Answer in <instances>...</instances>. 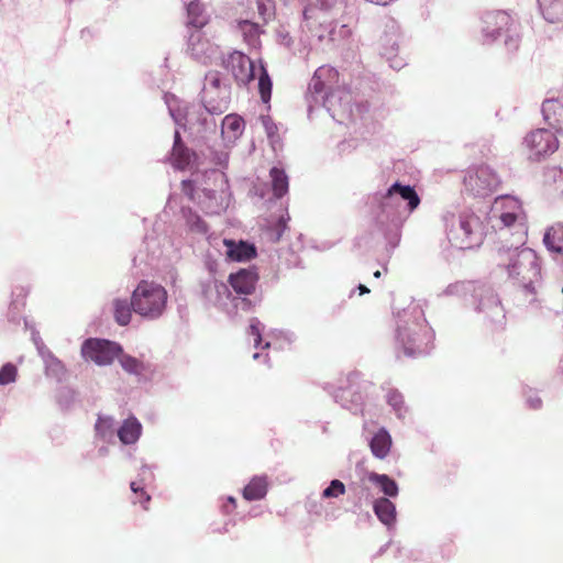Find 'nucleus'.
<instances>
[{
	"label": "nucleus",
	"mask_w": 563,
	"mask_h": 563,
	"mask_svg": "<svg viewBox=\"0 0 563 563\" xmlns=\"http://www.w3.org/2000/svg\"><path fill=\"white\" fill-rule=\"evenodd\" d=\"M494 260L514 287L532 305L538 301L542 286L541 264L537 253L525 244H501L496 247Z\"/></svg>",
	"instance_id": "1"
},
{
	"label": "nucleus",
	"mask_w": 563,
	"mask_h": 563,
	"mask_svg": "<svg viewBox=\"0 0 563 563\" xmlns=\"http://www.w3.org/2000/svg\"><path fill=\"white\" fill-rule=\"evenodd\" d=\"M490 227L503 234L509 231L518 244H526L528 225L522 202L515 196L503 195L495 198L487 214Z\"/></svg>",
	"instance_id": "2"
},
{
	"label": "nucleus",
	"mask_w": 563,
	"mask_h": 563,
	"mask_svg": "<svg viewBox=\"0 0 563 563\" xmlns=\"http://www.w3.org/2000/svg\"><path fill=\"white\" fill-rule=\"evenodd\" d=\"M462 290L464 305L474 306L476 310L485 313L493 330L504 329L506 313L498 296L490 287L467 282L463 283Z\"/></svg>",
	"instance_id": "3"
},
{
	"label": "nucleus",
	"mask_w": 563,
	"mask_h": 563,
	"mask_svg": "<svg viewBox=\"0 0 563 563\" xmlns=\"http://www.w3.org/2000/svg\"><path fill=\"white\" fill-rule=\"evenodd\" d=\"M482 38L485 44L494 43L499 36L505 35V46L509 52L518 49L520 34L517 23L506 11H488L482 16Z\"/></svg>",
	"instance_id": "4"
},
{
	"label": "nucleus",
	"mask_w": 563,
	"mask_h": 563,
	"mask_svg": "<svg viewBox=\"0 0 563 563\" xmlns=\"http://www.w3.org/2000/svg\"><path fill=\"white\" fill-rule=\"evenodd\" d=\"M167 291L154 282L141 280L131 296L133 311L141 317L156 319L166 308Z\"/></svg>",
	"instance_id": "5"
},
{
	"label": "nucleus",
	"mask_w": 563,
	"mask_h": 563,
	"mask_svg": "<svg viewBox=\"0 0 563 563\" xmlns=\"http://www.w3.org/2000/svg\"><path fill=\"white\" fill-rule=\"evenodd\" d=\"M465 190L474 197H487L500 185L498 175L487 165L472 166L463 177Z\"/></svg>",
	"instance_id": "6"
},
{
	"label": "nucleus",
	"mask_w": 563,
	"mask_h": 563,
	"mask_svg": "<svg viewBox=\"0 0 563 563\" xmlns=\"http://www.w3.org/2000/svg\"><path fill=\"white\" fill-rule=\"evenodd\" d=\"M121 353L120 344L104 339L90 338L81 345V355L85 361L93 362L99 366L110 365Z\"/></svg>",
	"instance_id": "7"
},
{
	"label": "nucleus",
	"mask_w": 563,
	"mask_h": 563,
	"mask_svg": "<svg viewBox=\"0 0 563 563\" xmlns=\"http://www.w3.org/2000/svg\"><path fill=\"white\" fill-rule=\"evenodd\" d=\"M523 146L529 159L540 161L559 148V141L551 130L537 129L526 135Z\"/></svg>",
	"instance_id": "8"
},
{
	"label": "nucleus",
	"mask_w": 563,
	"mask_h": 563,
	"mask_svg": "<svg viewBox=\"0 0 563 563\" xmlns=\"http://www.w3.org/2000/svg\"><path fill=\"white\" fill-rule=\"evenodd\" d=\"M484 241V227L482 217L465 211L460 219V250H472L482 245Z\"/></svg>",
	"instance_id": "9"
},
{
	"label": "nucleus",
	"mask_w": 563,
	"mask_h": 563,
	"mask_svg": "<svg viewBox=\"0 0 563 563\" xmlns=\"http://www.w3.org/2000/svg\"><path fill=\"white\" fill-rule=\"evenodd\" d=\"M228 67L239 84H247L254 78V65L246 55L234 52L228 58Z\"/></svg>",
	"instance_id": "10"
},
{
	"label": "nucleus",
	"mask_w": 563,
	"mask_h": 563,
	"mask_svg": "<svg viewBox=\"0 0 563 563\" xmlns=\"http://www.w3.org/2000/svg\"><path fill=\"white\" fill-rule=\"evenodd\" d=\"M258 275L254 269H240L229 276V283L235 292L251 295L255 290Z\"/></svg>",
	"instance_id": "11"
},
{
	"label": "nucleus",
	"mask_w": 563,
	"mask_h": 563,
	"mask_svg": "<svg viewBox=\"0 0 563 563\" xmlns=\"http://www.w3.org/2000/svg\"><path fill=\"white\" fill-rule=\"evenodd\" d=\"M542 114L549 125L562 131L563 129V97L547 99L542 103Z\"/></svg>",
	"instance_id": "12"
},
{
	"label": "nucleus",
	"mask_w": 563,
	"mask_h": 563,
	"mask_svg": "<svg viewBox=\"0 0 563 563\" xmlns=\"http://www.w3.org/2000/svg\"><path fill=\"white\" fill-rule=\"evenodd\" d=\"M223 244L228 247L227 256L232 261H249L256 256V249L254 245L241 241L235 243L232 240L224 239Z\"/></svg>",
	"instance_id": "13"
},
{
	"label": "nucleus",
	"mask_w": 563,
	"mask_h": 563,
	"mask_svg": "<svg viewBox=\"0 0 563 563\" xmlns=\"http://www.w3.org/2000/svg\"><path fill=\"white\" fill-rule=\"evenodd\" d=\"M191 161V153L189 148L181 141L179 131H175L174 146L172 151V164L177 169L184 170L188 167Z\"/></svg>",
	"instance_id": "14"
},
{
	"label": "nucleus",
	"mask_w": 563,
	"mask_h": 563,
	"mask_svg": "<svg viewBox=\"0 0 563 563\" xmlns=\"http://www.w3.org/2000/svg\"><path fill=\"white\" fill-rule=\"evenodd\" d=\"M244 120L238 114H228L224 117L221 125V134L228 141H235L244 130Z\"/></svg>",
	"instance_id": "15"
},
{
	"label": "nucleus",
	"mask_w": 563,
	"mask_h": 563,
	"mask_svg": "<svg viewBox=\"0 0 563 563\" xmlns=\"http://www.w3.org/2000/svg\"><path fill=\"white\" fill-rule=\"evenodd\" d=\"M373 509L377 518L386 526L396 521V507L393 501L386 497L377 498L374 501Z\"/></svg>",
	"instance_id": "16"
},
{
	"label": "nucleus",
	"mask_w": 563,
	"mask_h": 563,
	"mask_svg": "<svg viewBox=\"0 0 563 563\" xmlns=\"http://www.w3.org/2000/svg\"><path fill=\"white\" fill-rule=\"evenodd\" d=\"M538 5L548 22L555 23L563 20V0H538Z\"/></svg>",
	"instance_id": "17"
},
{
	"label": "nucleus",
	"mask_w": 563,
	"mask_h": 563,
	"mask_svg": "<svg viewBox=\"0 0 563 563\" xmlns=\"http://www.w3.org/2000/svg\"><path fill=\"white\" fill-rule=\"evenodd\" d=\"M141 432V423L136 420V418L132 417L122 423L118 431V435L123 444H133L139 440Z\"/></svg>",
	"instance_id": "18"
},
{
	"label": "nucleus",
	"mask_w": 563,
	"mask_h": 563,
	"mask_svg": "<svg viewBox=\"0 0 563 563\" xmlns=\"http://www.w3.org/2000/svg\"><path fill=\"white\" fill-rule=\"evenodd\" d=\"M268 482L266 476H255L243 489L246 500H260L267 494Z\"/></svg>",
	"instance_id": "19"
},
{
	"label": "nucleus",
	"mask_w": 563,
	"mask_h": 563,
	"mask_svg": "<svg viewBox=\"0 0 563 563\" xmlns=\"http://www.w3.org/2000/svg\"><path fill=\"white\" fill-rule=\"evenodd\" d=\"M543 243L551 253L563 255V225L550 227L544 233Z\"/></svg>",
	"instance_id": "20"
},
{
	"label": "nucleus",
	"mask_w": 563,
	"mask_h": 563,
	"mask_svg": "<svg viewBox=\"0 0 563 563\" xmlns=\"http://www.w3.org/2000/svg\"><path fill=\"white\" fill-rule=\"evenodd\" d=\"M372 453L378 459H385L391 446V438L385 429H380L371 440Z\"/></svg>",
	"instance_id": "21"
},
{
	"label": "nucleus",
	"mask_w": 563,
	"mask_h": 563,
	"mask_svg": "<svg viewBox=\"0 0 563 563\" xmlns=\"http://www.w3.org/2000/svg\"><path fill=\"white\" fill-rule=\"evenodd\" d=\"M394 194H399L404 200L408 201L409 210H415L419 203L420 198L411 186H404L395 183L386 192L385 198H390Z\"/></svg>",
	"instance_id": "22"
},
{
	"label": "nucleus",
	"mask_w": 563,
	"mask_h": 563,
	"mask_svg": "<svg viewBox=\"0 0 563 563\" xmlns=\"http://www.w3.org/2000/svg\"><path fill=\"white\" fill-rule=\"evenodd\" d=\"M272 190L276 198H282L288 192L289 181L284 169L273 167L269 172Z\"/></svg>",
	"instance_id": "23"
},
{
	"label": "nucleus",
	"mask_w": 563,
	"mask_h": 563,
	"mask_svg": "<svg viewBox=\"0 0 563 563\" xmlns=\"http://www.w3.org/2000/svg\"><path fill=\"white\" fill-rule=\"evenodd\" d=\"M368 481L376 484L382 493L388 497H396L398 495V485L386 474L369 473Z\"/></svg>",
	"instance_id": "24"
},
{
	"label": "nucleus",
	"mask_w": 563,
	"mask_h": 563,
	"mask_svg": "<svg viewBox=\"0 0 563 563\" xmlns=\"http://www.w3.org/2000/svg\"><path fill=\"white\" fill-rule=\"evenodd\" d=\"M187 13L190 25L201 29L207 24V15L199 0H192L188 3Z\"/></svg>",
	"instance_id": "25"
},
{
	"label": "nucleus",
	"mask_w": 563,
	"mask_h": 563,
	"mask_svg": "<svg viewBox=\"0 0 563 563\" xmlns=\"http://www.w3.org/2000/svg\"><path fill=\"white\" fill-rule=\"evenodd\" d=\"M269 2L271 0H241L240 5L244 8L242 13L246 16H250V14L256 10L263 23H266Z\"/></svg>",
	"instance_id": "26"
},
{
	"label": "nucleus",
	"mask_w": 563,
	"mask_h": 563,
	"mask_svg": "<svg viewBox=\"0 0 563 563\" xmlns=\"http://www.w3.org/2000/svg\"><path fill=\"white\" fill-rule=\"evenodd\" d=\"M338 71L330 67H319L312 78L311 87L314 92H327L328 87L324 82L325 78H336Z\"/></svg>",
	"instance_id": "27"
},
{
	"label": "nucleus",
	"mask_w": 563,
	"mask_h": 563,
	"mask_svg": "<svg viewBox=\"0 0 563 563\" xmlns=\"http://www.w3.org/2000/svg\"><path fill=\"white\" fill-rule=\"evenodd\" d=\"M132 310L133 308L131 302H128L124 299H115L113 301L114 319L120 325H128L130 323Z\"/></svg>",
	"instance_id": "28"
},
{
	"label": "nucleus",
	"mask_w": 563,
	"mask_h": 563,
	"mask_svg": "<svg viewBox=\"0 0 563 563\" xmlns=\"http://www.w3.org/2000/svg\"><path fill=\"white\" fill-rule=\"evenodd\" d=\"M238 27L241 30V32L244 35V38L249 43L255 42L262 33L261 25L256 22L251 21L249 16L239 20Z\"/></svg>",
	"instance_id": "29"
},
{
	"label": "nucleus",
	"mask_w": 563,
	"mask_h": 563,
	"mask_svg": "<svg viewBox=\"0 0 563 563\" xmlns=\"http://www.w3.org/2000/svg\"><path fill=\"white\" fill-rule=\"evenodd\" d=\"M258 91L263 102L267 103L272 97V80L267 70L262 67V73L258 78Z\"/></svg>",
	"instance_id": "30"
},
{
	"label": "nucleus",
	"mask_w": 563,
	"mask_h": 563,
	"mask_svg": "<svg viewBox=\"0 0 563 563\" xmlns=\"http://www.w3.org/2000/svg\"><path fill=\"white\" fill-rule=\"evenodd\" d=\"M228 93V91H225ZM229 108V97L225 95L224 97H221L219 101L214 102L211 99L206 100V109L208 112L212 114H221L225 112Z\"/></svg>",
	"instance_id": "31"
},
{
	"label": "nucleus",
	"mask_w": 563,
	"mask_h": 563,
	"mask_svg": "<svg viewBox=\"0 0 563 563\" xmlns=\"http://www.w3.org/2000/svg\"><path fill=\"white\" fill-rule=\"evenodd\" d=\"M119 362L124 371L128 373L136 374L141 369V363L135 357L121 353L119 355Z\"/></svg>",
	"instance_id": "32"
},
{
	"label": "nucleus",
	"mask_w": 563,
	"mask_h": 563,
	"mask_svg": "<svg viewBox=\"0 0 563 563\" xmlns=\"http://www.w3.org/2000/svg\"><path fill=\"white\" fill-rule=\"evenodd\" d=\"M18 375L16 366L12 363L4 364L0 369V385L15 382Z\"/></svg>",
	"instance_id": "33"
},
{
	"label": "nucleus",
	"mask_w": 563,
	"mask_h": 563,
	"mask_svg": "<svg viewBox=\"0 0 563 563\" xmlns=\"http://www.w3.org/2000/svg\"><path fill=\"white\" fill-rule=\"evenodd\" d=\"M345 494V485L339 481L333 479L330 485L322 492L323 498H336Z\"/></svg>",
	"instance_id": "34"
},
{
	"label": "nucleus",
	"mask_w": 563,
	"mask_h": 563,
	"mask_svg": "<svg viewBox=\"0 0 563 563\" xmlns=\"http://www.w3.org/2000/svg\"><path fill=\"white\" fill-rule=\"evenodd\" d=\"M188 224L192 231L198 233H207L209 229L208 224L197 214H192L188 218Z\"/></svg>",
	"instance_id": "35"
},
{
	"label": "nucleus",
	"mask_w": 563,
	"mask_h": 563,
	"mask_svg": "<svg viewBox=\"0 0 563 563\" xmlns=\"http://www.w3.org/2000/svg\"><path fill=\"white\" fill-rule=\"evenodd\" d=\"M130 486L133 493L140 494V499L137 501L143 506L144 509H147V504L151 500V496L147 495L146 492H144V489L135 482H132Z\"/></svg>",
	"instance_id": "36"
},
{
	"label": "nucleus",
	"mask_w": 563,
	"mask_h": 563,
	"mask_svg": "<svg viewBox=\"0 0 563 563\" xmlns=\"http://www.w3.org/2000/svg\"><path fill=\"white\" fill-rule=\"evenodd\" d=\"M250 334L254 336L255 345L257 346L262 342V333L260 329V321L253 319L250 324Z\"/></svg>",
	"instance_id": "37"
},
{
	"label": "nucleus",
	"mask_w": 563,
	"mask_h": 563,
	"mask_svg": "<svg viewBox=\"0 0 563 563\" xmlns=\"http://www.w3.org/2000/svg\"><path fill=\"white\" fill-rule=\"evenodd\" d=\"M527 405L529 408L531 409H539L542 405V400L539 396L537 395H533V396H529L526 400Z\"/></svg>",
	"instance_id": "38"
},
{
	"label": "nucleus",
	"mask_w": 563,
	"mask_h": 563,
	"mask_svg": "<svg viewBox=\"0 0 563 563\" xmlns=\"http://www.w3.org/2000/svg\"><path fill=\"white\" fill-rule=\"evenodd\" d=\"M209 84L212 88L216 90L220 89L221 80L219 78V75L217 73H212L208 76Z\"/></svg>",
	"instance_id": "39"
},
{
	"label": "nucleus",
	"mask_w": 563,
	"mask_h": 563,
	"mask_svg": "<svg viewBox=\"0 0 563 563\" xmlns=\"http://www.w3.org/2000/svg\"><path fill=\"white\" fill-rule=\"evenodd\" d=\"M401 396L396 393H391L388 396V402L393 405L394 407H397L401 402Z\"/></svg>",
	"instance_id": "40"
},
{
	"label": "nucleus",
	"mask_w": 563,
	"mask_h": 563,
	"mask_svg": "<svg viewBox=\"0 0 563 563\" xmlns=\"http://www.w3.org/2000/svg\"><path fill=\"white\" fill-rule=\"evenodd\" d=\"M16 290L19 292L18 294L16 292L13 294L15 296L14 302L21 301V303H23V299L25 298L26 292L24 291V289L22 287L18 288Z\"/></svg>",
	"instance_id": "41"
},
{
	"label": "nucleus",
	"mask_w": 563,
	"mask_h": 563,
	"mask_svg": "<svg viewBox=\"0 0 563 563\" xmlns=\"http://www.w3.org/2000/svg\"><path fill=\"white\" fill-rule=\"evenodd\" d=\"M358 290H360V295H365V294L369 292V289L365 285H362V284L358 286Z\"/></svg>",
	"instance_id": "42"
},
{
	"label": "nucleus",
	"mask_w": 563,
	"mask_h": 563,
	"mask_svg": "<svg viewBox=\"0 0 563 563\" xmlns=\"http://www.w3.org/2000/svg\"><path fill=\"white\" fill-rule=\"evenodd\" d=\"M374 277L379 278V277H380V272H379V271H376V272L374 273Z\"/></svg>",
	"instance_id": "43"
},
{
	"label": "nucleus",
	"mask_w": 563,
	"mask_h": 563,
	"mask_svg": "<svg viewBox=\"0 0 563 563\" xmlns=\"http://www.w3.org/2000/svg\"><path fill=\"white\" fill-rule=\"evenodd\" d=\"M560 371H561V373L563 374V357H562V360H561V362H560Z\"/></svg>",
	"instance_id": "44"
},
{
	"label": "nucleus",
	"mask_w": 563,
	"mask_h": 563,
	"mask_svg": "<svg viewBox=\"0 0 563 563\" xmlns=\"http://www.w3.org/2000/svg\"><path fill=\"white\" fill-rule=\"evenodd\" d=\"M229 500H230V503H234L235 501L234 498H232V497H230Z\"/></svg>",
	"instance_id": "45"
}]
</instances>
